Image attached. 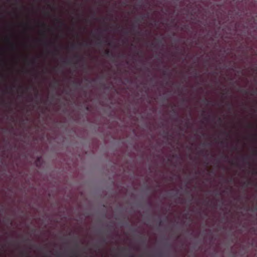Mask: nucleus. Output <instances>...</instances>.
I'll list each match as a JSON object with an SVG mask.
<instances>
[{
	"instance_id": "5701e85b",
	"label": "nucleus",
	"mask_w": 257,
	"mask_h": 257,
	"mask_svg": "<svg viewBox=\"0 0 257 257\" xmlns=\"http://www.w3.org/2000/svg\"><path fill=\"white\" fill-rule=\"evenodd\" d=\"M75 46H76V45L75 44H72V46H71L72 48H75Z\"/></svg>"
},
{
	"instance_id": "7c9ffc66",
	"label": "nucleus",
	"mask_w": 257,
	"mask_h": 257,
	"mask_svg": "<svg viewBox=\"0 0 257 257\" xmlns=\"http://www.w3.org/2000/svg\"><path fill=\"white\" fill-rule=\"evenodd\" d=\"M164 75H166L167 74H166V71H164V73H163Z\"/></svg>"
},
{
	"instance_id": "c9c22d12",
	"label": "nucleus",
	"mask_w": 257,
	"mask_h": 257,
	"mask_svg": "<svg viewBox=\"0 0 257 257\" xmlns=\"http://www.w3.org/2000/svg\"><path fill=\"white\" fill-rule=\"evenodd\" d=\"M125 34H128V32L126 31V32H125Z\"/></svg>"
},
{
	"instance_id": "f3484780",
	"label": "nucleus",
	"mask_w": 257,
	"mask_h": 257,
	"mask_svg": "<svg viewBox=\"0 0 257 257\" xmlns=\"http://www.w3.org/2000/svg\"><path fill=\"white\" fill-rule=\"evenodd\" d=\"M222 158H224L225 159H228V156L227 155H223Z\"/></svg>"
},
{
	"instance_id": "39448f33",
	"label": "nucleus",
	"mask_w": 257,
	"mask_h": 257,
	"mask_svg": "<svg viewBox=\"0 0 257 257\" xmlns=\"http://www.w3.org/2000/svg\"><path fill=\"white\" fill-rule=\"evenodd\" d=\"M105 55L107 56H109L110 55H112V53L108 50H106L105 51Z\"/></svg>"
},
{
	"instance_id": "4c0bfd02",
	"label": "nucleus",
	"mask_w": 257,
	"mask_h": 257,
	"mask_svg": "<svg viewBox=\"0 0 257 257\" xmlns=\"http://www.w3.org/2000/svg\"><path fill=\"white\" fill-rule=\"evenodd\" d=\"M19 88H22V86H19Z\"/></svg>"
},
{
	"instance_id": "c756f323",
	"label": "nucleus",
	"mask_w": 257,
	"mask_h": 257,
	"mask_svg": "<svg viewBox=\"0 0 257 257\" xmlns=\"http://www.w3.org/2000/svg\"><path fill=\"white\" fill-rule=\"evenodd\" d=\"M25 241H29V238H27L25 240Z\"/></svg>"
},
{
	"instance_id": "a211bd4d",
	"label": "nucleus",
	"mask_w": 257,
	"mask_h": 257,
	"mask_svg": "<svg viewBox=\"0 0 257 257\" xmlns=\"http://www.w3.org/2000/svg\"><path fill=\"white\" fill-rule=\"evenodd\" d=\"M74 57H75V58H77V59H78V58H80V56H79L78 55H75L74 56Z\"/></svg>"
},
{
	"instance_id": "c85d7f7f",
	"label": "nucleus",
	"mask_w": 257,
	"mask_h": 257,
	"mask_svg": "<svg viewBox=\"0 0 257 257\" xmlns=\"http://www.w3.org/2000/svg\"><path fill=\"white\" fill-rule=\"evenodd\" d=\"M55 84H58V82L57 81H56L54 83Z\"/></svg>"
},
{
	"instance_id": "cd10ccee",
	"label": "nucleus",
	"mask_w": 257,
	"mask_h": 257,
	"mask_svg": "<svg viewBox=\"0 0 257 257\" xmlns=\"http://www.w3.org/2000/svg\"><path fill=\"white\" fill-rule=\"evenodd\" d=\"M162 221L160 220V222H159V225H162Z\"/></svg>"
},
{
	"instance_id": "b1692460",
	"label": "nucleus",
	"mask_w": 257,
	"mask_h": 257,
	"mask_svg": "<svg viewBox=\"0 0 257 257\" xmlns=\"http://www.w3.org/2000/svg\"><path fill=\"white\" fill-rule=\"evenodd\" d=\"M254 155H257V151L256 150H254Z\"/></svg>"
},
{
	"instance_id": "20e7f679",
	"label": "nucleus",
	"mask_w": 257,
	"mask_h": 257,
	"mask_svg": "<svg viewBox=\"0 0 257 257\" xmlns=\"http://www.w3.org/2000/svg\"><path fill=\"white\" fill-rule=\"evenodd\" d=\"M79 46H84V47H87L88 46V44L86 42H85V43H79V44H78Z\"/></svg>"
},
{
	"instance_id": "f8f14e48",
	"label": "nucleus",
	"mask_w": 257,
	"mask_h": 257,
	"mask_svg": "<svg viewBox=\"0 0 257 257\" xmlns=\"http://www.w3.org/2000/svg\"><path fill=\"white\" fill-rule=\"evenodd\" d=\"M54 55H58L59 54V51L58 50L56 49L55 50V52L53 53Z\"/></svg>"
},
{
	"instance_id": "f257e3e1",
	"label": "nucleus",
	"mask_w": 257,
	"mask_h": 257,
	"mask_svg": "<svg viewBox=\"0 0 257 257\" xmlns=\"http://www.w3.org/2000/svg\"><path fill=\"white\" fill-rule=\"evenodd\" d=\"M70 255L71 256H79V254L78 253V251L76 249H72L70 251Z\"/></svg>"
},
{
	"instance_id": "9d476101",
	"label": "nucleus",
	"mask_w": 257,
	"mask_h": 257,
	"mask_svg": "<svg viewBox=\"0 0 257 257\" xmlns=\"http://www.w3.org/2000/svg\"><path fill=\"white\" fill-rule=\"evenodd\" d=\"M22 255L23 256H25V257H27L28 256V254L26 252H24V251L22 252Z\"/></svg>"
},
{
	"instance_id": "7ed1b4c3",
	"label": "nucleus",
	"mask_w": 257,
	"mask_h": 257,
	"mask_svg": "<svg viewBox=\"0 0 257 257\" xmlns=\"http://www.w3.org/2000/svg\"><path fill=\"white\" fill-rule=\"evenodd\" d=\"M55 20L57 23H59L60 25V27L64 25V23L59 19L56 18Z\"/></svg>"
},
{
	"instance_id": "2f4dec72",
	"label": "nucleus",
	"mask_w": 257,
	"mask_h": 257,
	"mask_svg": "<svg viewBox=\"0 0 257 257\" xmlns=\"http://www.w3.org/2000/svg\"><path fill=\"white\" fill-rule=\"evenodd\" d=\"M249 127H252V125L251 124H249Z\"/></svg>"
},
{
	"instance_id": "0eeeda50",
	"label": "nucleus",
	"mask_w": 257,
	"mask_h": 257,
	"mask_svg": "<svg viewBox=\"0 0 257 257\" xmlns=\"http://www.w3.org/2000/svg\"><path fill=\"white\" fill-rule=\"evenodd\" d=\"M251 184L250 181H245L243 183V185L245 186H247L248 185H250Z\"/></svg>"
},
{
	"instance_id": "a878e982",
	"label": "nucleus",
	"mask_w": 257,
	"mask_h": 257,
	"mask_svg": "<svg viewBox=\"0 0 257 257\" xmlns=\"http://www.w3.org/2000/svg\"><path fill=\"white\" fill-rule=\"evenodd\" d=\"M246 159V158H245V157H242V160H243V161H244Z\"/></svg>"
},
{
	"instance_id": "bb28decb",
	"label": "nucleus",
	"mask_w": 257,
	"mask_h": 257,
	"mask_svg": "<svg viewBox=\"0 0 257 257\" xmlns=\"http://www.w3.org/2000/svg\"><path fill=\"white\" fill-rule=\"evenodd\" d=\"M151 46H152V47H155V45H154V43H152V44H151Z\"/></svg>"
},
{
	"instance_id": "9b49d317",
	"label": "nucleus",
	"mask_w": 257,
	"mask_h": 257,
	"mask_svg": "<svg viewBox=\"0 0 257 257\" xmlns=\"http://www.w3.org/2000/svg\"><path fill=\"white\" fill-rule=\"evenodd\" d=\"M143 20H144V18L143 17H141L140 18L137 19V22H141V21H142Z\"/></svg>"
},
{
	"instance_id": "6e6552de",
	"label": "nucleus",
	"mask_w": 257,
	"mask_h": 257,
	"mask_svg": "<svg viewBox=\"0 0 257 257\" xmlns=\"http://www.w3.org/2000/svg\"><path fill=\"white\" fill-rule=\"evenodd\" d=\"M241 92H242L243 93L245 94H247L248 93V91L246 90H244V89H241L240 90Z\"/></svg>"
},
{
	"instance_id": "2eb2a0df",
	"label": "nucleus",
	"mask_w": 257,
	"mask_h": 257,
	"mask_svg": "<svg viewBox=\"0 0 257 257\" xmlns=\"http://www.w3.org/2000/svg\"><path fill=\"white\" fill-rule=\"evenodd\" d=\"M63 62V63H64V64H69V63H70V61H64Z\"/></svg>"
},
{
	"instance_id": "6ab92c4d",
	"label": "nucleus",
	"mask_w": 257,
	"mask_h": 257,
	"mask_svg": "<svg viewBox=\"0 0 257 257\" xmlns=\"http://www.w3.org/2000/svg\"><path fill=\"white\" fill-rule=\"evenodd\" d=\"M227 104L229 106V109H230L232 106V104L230 103H227Z\"/></svg>"
},
{
	"instance_id": "4468645a",
	"label": "nucleus",
	"mask_w": 257,
	"mask_h": 257,
	"mask_svg": "<svg viewBox=\"0 0 257 257\" xmlns=\"http://www.w3.org/2000/svg\"><path fill=\"white\" fill-rule=\"evenodd\" d=\"M35 59H33V60H32L30 62V63L31 64H34V63H35Z\"/></svg>"
},
{
	"instance_id": "ea45409f",
	"label": "nucleus",
	"mask_w": 257,
	"mask_h": 257,
	"mask_svg": "<svg viewBox=\"0 0 257 257\" xmlns=\"http://www.w3.org/2000/svg\"><path fill=\"white\" fill-rule=\"evenodd\" d=\"M173 111L174 112H175L174 109H173Z\"/></svg>"
},
{
	"instance_id": "f704fd0d",
	"label": "nucleus",
	"mask_w": 257,
	"mask_h": 257,
	"mask_svg": "<svg viewBox=\"0 0 257 257\" xmlns=\"http://www.w3.org/2000/svg\"><path fill=\"white\" fill-rule=\"evenodd\" d=\"M254 138H256V135L254 136Z\"/></svg>"
},
{
	"instance_id": "72a5a7b5",
	"label": "nucleus",
	"mask_w": 257,
	"mask_h": 257,
	"mask_svg": "<svg viewBox=\"0 0 257 257\" xmlns=\"http://www.w3.org/2000/svg\"><path fill=\"white\" fill-rule=\"evenodd\" d=\"M61 254H57V256H61Z\"/></svg>"
},
{
	"instance_id": "4be33fe9",
	"label": "nucleus",
	"mask_w": 257,
	"mask_h": 257,
	"mask_svg": "<svg viewBox=\"0 0 257 257\" xmlns=\"http://www.w3.org/2000/svg\"><path fill=\"white\" fill-rule=\"evenodd\" d=\"M42 25L43 27H45L46 26V24L45 23H44L42 24Z\"/></svg>"
},
{
	"instance_id": "412c9836",
	"label": "nucleus",
	"mask_w": 257,
	"mask_h": 257,
	"mask_svg": "<svg viewBox=\"0 0 257 257\" xmlns=\"http://www.w3.org/2000/svg\"><path fill=\"white\" fill-rule=\"evenodd\" d=\"M44 45L45 46H48V43H47V42H45L44 43Z\"/></svg>"
},
{
	"instance_id": "ddd939ff",
	"label": "nucleus",
	"mask_w": 257,
	"mask_h": 257,
	"mask_svg": "<svg viewBox=\"0 0 257 257\" xmlns=\"http://www.w3.org/2000/svg\"><path fill=\"white\" fill-rule=\"evenodd\" d=\"M252 174L256 175L257 174V171L256 170H253V171L252 172Z\"/></svg>"
},
{
	"instance_id": "1a4fd4ad",
	"label": "nucleus",
	"mask_w": 257,
	"mask_h": 257,
	"mask_svg": "<svg viewBox=\"0 0 257 257\" xmlns=\"http://www.w3.org/2000/svg\"><path fill=\"white\" fill-rule=\"evenodd\" d=\"M97 44L99 46H101L102 45V41L100 40V39H98Z\"/></svg>"
},
{
	"instance_id": "473e14b6",
	"label": "nucleus",
	"mask_w": 257,
	"mask_h": 257,
	"mask_svg": "<svg viewBox=\"0 0 257 257\" xmlns=\"http://www.w3.org/2000/svg\"><path fill=\"white\" fill-rule=\"evenodd\" d=\"M103 241L104 242H105V241H106L105 239H104L103 240Z\"/></svg>"
},
{
	"instance_id": "f03ea898",
	"label": "nucleus",
	"mask_w": 257,
	"mask_h": 257,
	"mask_svg": "<svg viewBox=\"0 0 257 257\" xmlns=\"http://www.w3.org/2000/svg\"><path fill=\"white\" fill-rule=\"evenodd\" d=\"M7 41L8 42H11V45H10V46H11V48L12 49L14 50V49H16V45H15L14 43H12V42H11V39H10V38H8L7 39Z\"/></svg>"
},
{
	"instance_id": "423d86ee",
	"label": "nucleus",
	"mask_w": 257,
	"mask_h": 257,
	"mask_svg": "<svg viewBox=\"0 0 257 257\" xmlns=\"http://www.w3.org/2000/svg\"><path fill=\"white\" fill-rule=\"evenodd\" d=\"M203 102H204V103H205L207 105H209V103H210V101H209L208 99H207L206 98H205L203 100Z\"/></svg>"
},
{
	"instance_id": "e433bc0d",
	"label": "nucleus",
	"mask_w": 257,
	"mask_h": 257,
	"mask_svg": "<svg viewBox=\"0 0 257 257\" xmlns=\"http://www.w3.org/2000/svg\"><path fill=\"white\" fill-rule=\"evenodd\" d=\"M256 210H257V208H255L254 211H256Z\"/></svg>"
},
{
	"instance_id": "dca6fc26",
	"label": "nucleus",
	"mask_w": 257,
	"mask_h": 257,
	"mask_svg": "<svg viewBox=\"0 0 257 257\" xmlns=\"http://www.w3.org/2000/svg\"><path fill=\"white\" fill-rule=\"evenodd\" d=\"M257 92V89H256L255 91H253L250 94L251 95H253L254 93H256Z\"/></svg>"
},
{
	"instance_id": "aec40b11",
	"label": "nucleus",
	"mask_w": 257,
	"mask_h": 257,
	"mask_svg": "<svg viewBox=\"0 0 257 257\" xmlns=\"http://www.w3.org/2000/svg\"><path fill=\"white\" fill-rule=\"evenodd\" d=\"M105 42L109 46L110 45V43L108 41H105Z\"/></svg>"
},
{
	"instance_id": "58836bf2",
	"label": "nucleus",
	"mask_w": 257,
	"mask_h": 257,
	"mask_svg": "<svg viewBox=\"0 0 257 257\" xmlns=\"http://www.w3.org/2000/svg\"><path fill=\"white\" fill-rule=\"evenodd\" d=\"M121 249L123 250V249H125V248H122Z\"/></svg>"
},
{
	"instance_id": "393cba45",
	"label": "nucleus",
	"mask_w": 257,
	"mask_h": 257,
	"mask_svg": "<svg viewBox=\"0 0 257 257\" xmlns=\"http://www.w3.org/2000/svg\"><path fill=\"white\" fill-rule=\"evenodd\" d=\"M218 120H219L220 122H222V119H221V117H219V118H218Z\"/></svg>"
}]
</instances>
